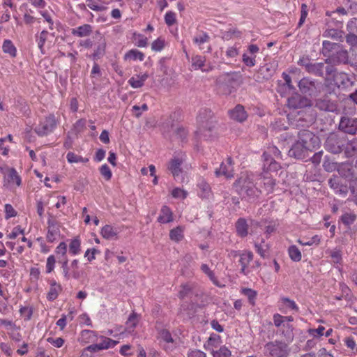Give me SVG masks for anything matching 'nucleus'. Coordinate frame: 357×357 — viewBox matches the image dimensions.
I'll return each instance as SVG.
<instances>
[{"instance_id":"f257e3e1","label":"nucleus","mask_w":357,"mask_h":357,"mask_svg":"<svg viewBox=\"0 0 357 357\" xmlns=\"http://www.w3.org/2000/svg\"><path fill=\"white\" fill-rule=\"evenodd\" d=\"M197 119L199 125L197 133L199 137L205 140L213 138L214 137L217 120L211 110L206 108L201 109Z\"/></svg>"},{"instance_id":"f03ea898","label":"nucleus","mask_w":357,"mask_h":357,"mask_svg":"<svg viewBox=\"0 0 357 357\" xmlns=\"http://www.w3.org/2000/svg\"><path fill=\"white\" fill-rule=\"evenodd\" d=\"M234 187L242 198H248V199H255L261 192L248 176L240 177L234 182Z\"/></svg>"},{"instance_id":"7ed1b4c3","label":"nucleus","mask_w":357,"mask_h":357,"mask_svg":"<svg viewBox=\"0 0 357 357\" xmlns=\"http://www.w3.org/2000/svg\"><path fill=\"white\" fill-rule=\"evenodd\" d=\"M345 145V137L335 132L330 133L324 142L326 150L333 154L341 153Z\"/></svg>"},{"instance_id":"20e7f679","label":"nucleus","mask_w":357,"mask_h":357,"mask_svg":"<svg viewBox=\"0 0 357 357\" xmlns=\"http://www.w3.org/2000/svg\"><path fill=\"white\" fill-rule=\"evenodd\" d=\"M264 350L265 354L269 357H287L289 354L288 345L277 340L266 343Z\"/></svg>"},{"instance_id":"39448f33","label":"nucleus","mask_w":357,"mask_h":357,"mask_svg":"<svg viewBox=\"0 0 357 357\" xmlns=\"http://www.w3.org/2000/svg\"><path fill=\"white\" fill-rule=\"evenodd\" d=\"M185 160L183 155H174L169 162L167 168L174 179L180 182L184 181L183 165Z\"/></svg>"},{"instance_id":"423d86ee","label":"nucleus","mask_w":357,"mask_h":357,"mask_svg":"<svg viewBox=\"0 0 357 357\" xmlns=\"http://www.w3.org/2000/svg\"><path fill=\"white\" fill-rule=\"evenodd\" d=\"M298 139L307 149L312 151L319 146L320 140L318 136L307 130H301L298 132Z\"/></svg>"},{"instance_id":"0eeeda50","label":"nucleus","mask_w":357,"mask_h":357,"mask_svg":"<svg viewBox=\"0 0 357 357\" xmlns=\"http://www.w3.org/2000/svg\"><path fill=\"white\" fill-rule=\"evenodd\" d=\"M301 92L310 96H315L322 87L321 82H316L307 77H303L298 82Z\"/></svg>"},{"instance_id":"6e6552de","label":"nucleus","mask_w":357,"mask_h":357,"mask_svg":"<svg viewBox=\"0 0 357 357\" xmlns=\"http://www.w3.org/2000/svg\"><path fill=\"white\" fill-rule=\"evenodd\" d=\"M57 122L54 114H50L40 121L35 128L34 131L39 136H45L52 132L56 128Z\"/></svg>"},{"instance_id":"1a4fd4ad","label":"nucleus","mask_w":357,"mask_h":357,"mask_svg":"<svg viewBox=\"0 0 357 357\" xmlns=\"http://www.w3.org/2000/svg\"><path fill=\"white\" fill-rule=\"evenodd\" d=\"M349 61V54L346 50L341 47L334 52L329 58L325 60L327 64L338 65L347 63Z\"/></svg>"},{"instance_id":"9d476101","label":"nucleus","mask_w":357,"mask_h":357,"mask_svg":"<svg viewBox=\"0 0 357 357\" xmlns=\"http://www.w3.org/2000/svg\"><path fill=\"white\" fill-rule=\"evenodd\" d=\"M215 174L217 177L224 176L227 178H232L234 176V162L232 158L229 157L225 162H222L220 167L215 169Z\"/></svg>"},{"instance_id":"9b49d317","label":"nucleus","mask_w":357,"mask_h":357,"mask_svg":"<svg viewBox=\"0 0 357 357\" xmlns=\"http://www.w3.org/2000/svg\"><path fill=\"white\" fill-rule=\"evenodd\" d=\"M339 129L344 133L351 135L357 133V118L342 117L339 123Z\"/></svg>"},{"instance_id":"f8f14e48","label":"nucleus","mask_w":357,"mask_h":357,"mask_svg":"<svg viewBox=\"0 0 357 357\" xmlns=\"http://www.w3.org/2000/svg\"><path fill=\"white\" fill-rule=\"evenodd\" d=\"M259 52V47L255 44H251L248 47L247 52L242 55V61L248 67H253L256 65V54Z\"/></svg>"},{"instance_id":"ddd939ff","label":"nucleus","mask_w":357,"mask_h":357,"mask_svg":"<svg viewBox=\"0 0 357 357\" xmlns=\"http://www.w3.org/2000/svg\"><path fill=\"white\" fill-rule=\"evenodd\" d=\"M309 149L301 141H296L289 151V155L296 159L303 160L308 156Z\"/></svg>"},{"instance_id":"4468645a","label":"nucleus","mask_w":357,"mask_h":357,"mask_svg":"<svg viewBox=\"0 0 357 357\" xmlns=\"http://www.w3.org/2000/svg\"><path fill=\"white\" fill-rule=\"evenodd\" d=\"M47 240L50 243H53L60 236V224L58 221L49 218L47 220Z\"/></svg>"},{"instance_id":"2eb2a0df","label":"nucleus","mask_w":357,"mask_h":357,"mask_svg":"<svg viewBox=\"0 0 357 357\" xmlns=\"http://www.w3.org/2000/svg\"><path fill=\"white\" fill-rule=\"evenodd\" d=\"M288 106L290 108L297 109L311 106V100L299 94H294L288 98Z\"/></svg>"},{"instance_id":"dca6fc26","label":"nucleus","mask_w":357,"mask_h":357,"mask_svg":"<svg viewBox=\"0 0 357 357\" xmlns=\"http://www.w3.org/2000/svg\"><path fill=\"white\" fill-rule=\"evenodd\" d=\"M278 68V62L273 59L261 66L259 69V73L262 75L263 79H268L273 76Z\"/></svg>"},{"instance_id":"f3484780","label":"nucleus","mask_w":357,"mask_h":357,"mask_svg":"<svg viewBox=\"0 0 357 357\" xmlns=\"http://www.w3.org/2000/svg\"><path fill=\"white\" fill-rule=\"evenodd\" d=\"M5 185L13 186L15 184L20 186L22 179L15 168H8L4 176Z\"/></svg>"},{"instance_id":"a211bd4d","label":"nucleus","mask_w":357,"mask_h":357,"mask_svg":"<svg viewBox=\"0 0 357 357\" xmlns=\"http://www.w3.org/2000/svg\"><path fill=\"white\" fill-rule=\"evenodd\" d=\"M329 186L334 190L335 192L346 195L347 193V186L343 185L342 179L337 175H333L328 181Z\"/></svg>"},{"instance_id":"6ab92c4d","label":"nucleus","mask_w":357,"mask_h":357,"mask_svg":"<svg viewBox=\"0 0 357 357\" xmlns=\"http://www.w3.org/2000/svg\"><path fill=\"white\" fill-rule=\"evenodd\" d=\"M239 257L238 261L241 266V273L247 275L248 274L247 268L250 262L252 261L254 255L250 250H244L239 255Z\"/></svg>"},{"instance_id":"aec40b11","label":"nucleus","mask_w":357,"mask_h":357,"mask_svg":"<svg viewBox=\"0 0 357 357\" xmlns=\"http://www.w3.org/2000/svg\"><path fill=\"white\" fill-rule=\"evenodd\" d=\"M206 57L200 55H196L192 58V68L194 70H202L203 72H208L212 70L209 64H206Z\"/></svg>"},{"instance_id":"412c9836","label":"nucleus","mask_w":357,"mask_h":357,"mask_svg":"<svg viewBox=\"0 0 357 357\" xmlns=\"http://www.w3.org/2000/svg\"><path fill=\"white\" fill-rule=\"evenodd\" d=\"M229 114L231 119L238 122H243L248 117L247 112L241 105H237L233 109L229 111Z\"/></svg>"},{"instance_id":"4be33fe9","label":"nucleus","mask_w":357,"mask_h":357,"mask_svg":"<svg viewBox=\"0 0 357 357\" xmlns=\"http://www.w3.org/2000/svg\"><path fill=\"white\" fill-rule=\"evenodd\" d=\"M326 62H315L306 64V71L316 76L324 77Z\"/></svg>"},{"instance_id":"5701e85b","label":"nucleus","mask_w":357,"mask_h":357,"mask_svg":"<svg viewBox=\"0 0 357 357\" xmlns=\"http://www.w3.org/2000/svg\"><path fill=\"white\" fill-rule=\"evenodd\" d=\"M98 340L96 331L91 330H83L80 333L79 342L82 344L94 343Z\"/></svg>"},{"instance_id":"b1692460","label":"nucleus","mask_w":357,"mask_h":357,"mask_svg":"<svg viewBox=\"0 0 357 357\" xmlns=\"http://www.w3.org/2000/svg\"><path fill=\"white\" fill-rule=\"evenodd\" d=\"M315 106L320 110L326 112H333L336 108L335 104L329 100L327 96L317 99Z\"/></svg>"},{"instance_id":"393cba45","label":"nucleus","mask_w":357,"mask_h":357,"mask_svg":"<svg viewBox=\"0 0 357 357\" xmlns=\"http://www.w3.org/2000/svg\"><path fill=\"white\" fill-rule=\"evenodd\" d=\"M236 231L238 236L244 238L249 234V225L247 220L243 218H240L237 220L236 225Z\"/></svg>"},{"instance_id":"a878e982","label":"nucleus","mask_w":357,"mask_h":357,"mask_svg":"<svg viewBox=\"0 0 357 357\" xmlns=\"http://www.w3.org/2000/svg\"><path fill=\"white\" fill-rule=\"evenodd\" d=\"M259 180L261 181L259 183V185H263V188L264 189V191L267 193H271L273 192L275 185V181L266 175H261Z\"/></svg>"},{"instance_id":"bb28decb","label":"nucleus","mask_w":357,"mask_h":357,"mask_svg":"<svg viewBox=\"0 0 357 357\" xmlns=\"http://www.w3.org/2000/svg\"><path fill=\"white\" fill-rule=\"evenodd\" d=\"M149 75L143 73L132 76L128 80L129 84L134 89L140 88L144 86L145 81L148 79Z\"/></svg>"},{"instance_id":"cd10ccee","label":"nucleus","mask_w":357,"mask_h":357,"mask_svg":"<svg viewBox=\"0 0 357 357\" xmlns=\"http://www.w3.org/2000/svg\"><path fill=\"white\" fill-rule=\"evenodd\" d=\"M255 248L257 252L263 258H266L268 256L270 246L268 243H265L264 238H261L260 241H255Z\"/></svg>"},{"instance_id":"c85d7f7f","label":"nucleus","mask_w":357,"mask_h":357,"mask_svg":"<svg viewBox=\"0 0 357 357\" xmlns=\"http://www.w3.org/2000/svg\"><path fill=\"white\" fill-rule=\"evenodd\" d=\"M92 32V27L90 24H85L75 29H72V34L77 37H86L89 36Z\"/></svg>"},{"instance_id":"c756f323","label":"nucleus","mask_w":357,"mask_h":357,"mask_svg":"<svg viewBox=\"0 0 357 357\" xmlns=\"http://www.w3.org/2000/svg\"><path fill=\"white\" fill-rule=\"evenodd\" d=\"M263 158H274L275 160L282 159L281 151L273 145L268 146L264 151Z\"/></svg>"},{"instance_id":"7c9ffc66","label":"nucleus","mask_w":357,"mask_h":357,"mask_svg":"<svg viewBox=\"0 0 357 357\" xmlns=\"http://www.w3.org/2000/svg\"><path fill=\"white\" fill-rule=\"evenodd\" d=\"M333 79L335 84L339 87L340 86H347L349 84L352 83L349 75L343 72L337 73L334 75Z\"/></svg>"},{"instance_id":"2f4dec72","label":"nucleus","mask_w":357,"mask_h":357,"mask_svg":"<svg viewBox=\"0 0 357 357\" xmlns=\"http://www.w3.org/2000/svg\"><path fill=\"white\" fill-rule=\"evenodd\" d=\"M328 27L330 26L328 25ZM344 32L337 29L333 28H328L323 33V36L326 38H331L337 41H342Z\"/></svg>"},{"instance_id":"473e14b6","label":"nucleus","mask_w":357,"mask_h":357,"mask_svg":"<svg viewBox=\"0 0 357 357\" xmlns=\"http://www.w3.org/2000/svg\"><path fill=\"white\" fill-rule=\"evenodd\" d=\"M173 220L172 212L167 206H163L161 208L160 213L158 218V221L160 223H168Z\"/></svg>"},{"instance_id":"72a5a7b5","label":"nucleus","mask_w":357,"mask_h":357,"mask_svg":"<svg viewBox=\"0 0 357 357\" xmlns=\"http://www.w3.org/2000/svg\"><path fill=\"white\" fill-rule=\"evenodd\" d=\"M280 165L274 158H264V169L266 172H276L280 169Z\"/></svg>"},{"instance_id":"f704fd0d","label":"nucleus","mask_w":357,"mask_h":357,"mask_svg":"<svg viewBox=\"0 0 357 357\" xmlns=\"http://www.w3.org/2000/svg\"><path fill=\"white\" fill-rule=\"evenodd\" d=\"M323 48H322V52L324 56H331V53L333 51H336L337 49L340 48V45L336 43H331L328 40H324L322 43Z\"/></svg>"},{"instance_id":"c9c22d12","label":"nucleus","mask_w":357,"mask_h":357,"mask_svg":"<svg viewBox=\"0 0 357 357\" xmlns=\"http://www.w3.org/2000/svg\"><path fill=\"white\" fill-rule=\"evenodd\" d=\"M100 342L96 343L98 347H101V350L107 349L111 347H114L118 342L105 336H100Z\"/></svg>"},{"instance_id":"e433bc0d","label":"nucleus","mask_w":357,"mask_h":357,"mask_svg":"<svg viewBox=\"0 0 357 357\" xmlns=\"http://www.w3.org/2000/svg\"><path fill=\"white\" fill-rule=\"evenodd\" d=\"M2 49L4 53L10 54L12 57L16 56L17 50L10 40L3 41Z\"/></svg>"},{"instance_id":"4c0bfd02","label":"nucleus","mask_w":357,"mask_h":357,"mask_svg":"<svg viewBox=\"0 0 357 357\" xmlns=\"http://www.w3.org/2000/svg\"><path fill=\"white\" fill-rule=\"evenodd\" d=\"M160 337L161 340H162L166 343L172 344L171 346H167L165 347L166 350H172L175 347V346L173 345L174 340L172 337V335L167 330H165V329L162 330L160 333Z\"/></svg>"},{"instance_id":"58836bf2","label":"nucleus","mask_w":357,"mask_h":357,"mask_svg":"<svg viewBox=\"0 0 357 357\" xmlns=\"http://www.w3.org/2000/svg\"><path fill=\"white\" fill-rule=\"evenodd\" d=\"M125 59H131V60H139L142 61L144 59V54L136 50L133 49L130 51H128L124 56Z\"/></svg>"},{"instance_id":"ea45409f","label":"nucleus","mask_w":357,"mask_h":357,"mask_svg":"<svg viewBox=\"0 0 357 357\" xmlns=\"http://www.w3.org/2000/svg\"><path fill=\"white\" fill-rule=\"evenodd\" d=\"M331 258V262L335 264H342V252L339 250H330L326 251Z\"/></svg>"},{"instance_id":"a19ab883","label":"nucleus","mask_w":357,"mask_h":357,"mask_svg":"<svg viewBox=\"0 0 357 357\" xmlns=\"http://www.w3.org/2000/svg\"><path fill=\"white\" fill-rule=\"evenodd\" d=\"M105 52V40L102 37L100 38V43L97 46L96 50L92 54L93 59H98L102 56Z\"/></svg>"},{"instance_id":"79ce46f5","label":"nucleus","mask_w":357,"mask_h":357,"mask_svg":"<svg viewBox=\"0 0 357 357\" xmlns=\"http://www.w3.org/2000/svg\"><path fill=\"white\" fill-rule=\"evenodd\" d=\"M288 253L292 261L298 262L301 260V252L296 245H291L288 249Z\"/></svg>"},{"instance_id":"37998d69","label":"nucleus","mask_w":357,"mask_h":357,"mask_svg":"<svg viewBox=\"0 0 357 357\" xmlns=\"http://www.w3.org/2000/svg\"><path fill=\"white\" fill-rule=\"evenodd\" d=\"M116 231L111 225H107L101 229V235L106 239H110L116 235Z\"/></svg>"},{"instance_id":"c03bdc74","label":"nucleus","mask_w":357,"mask_h":357,"mask_svg":"<svg viewBox=\"0 0 357 357\" xmlns=\"http://www.w3.org/2000/svg\"><path fill=\"white\" fill-rule=\"evenodd\" d=\"M211 354L213 355V357H230L231 356L230 350L225 346H222L219 348V349H217V350L212 349Z\"/></svg>"},{"instance_id":"a18cd8bd","label":"nucleus","mask_w":357,"mask_h":357,"mask_svg":"<svg viewBox=\"0 0 357 357\" xmlns=\"http://www.w3.org/2000/svg\"><path fill=\"white\" fill-rule=\"evenodd\" d=\"M170 239L176 242L182 240L183 238V229L181 227H177L172 229L169 232Z\"/></svg>"},{"instance_id":"49530a36","label":"nucleus","mask_w":357,"mask_h":357,"mask_svg":"<svg viewBox=\"0 0 357 357\" xmlns=\"http://www.w3.org/2000/svg\"><path fill=\"white\" fill-rule=\"evenodd\" d=\"M59 263L61 264V268L63 270V274L66 280H69L72 278L70 271V266H68V260L66 257L62 259V261L59 260Z\"/></svg>"},{"instance_id":"de8ad7c7","label":"nucleus","mask_w":357,"mask_h":357,"mask_svg":"<svg viewBox=\"0 0 357 357\" xmlns=\"http://www.w3.org/2000/svg\"><path fill=\"white\" fill-rule=\"evenodd\" d=\"M139 321L138 315L135 312H132L131 314H130L127 321H126V326L127 328L131 331L135 329L136 326L137 325Z\"/></svg>"},{"instance_id":"09e8293b","label":"nucleus","mask_w":357,"mask_h":357,"mask_svg":"<svg viewBox=\"0 0 357 357\" xmlns=\"http://www.w3.org/2000/svg\"><path fill=\"white\" fill-rule=\"evenodd\" d=\"M78 264L79 261L77 259H74L70 264V271L72 274V278L78 280L82 275V273L78 270Z\"/></svg>"},{"instance_id":"8fccbe9b","label":"nucleus","mask_w":357,"mask_h":357,"mask_svg":"<svg viewBox=\"0 0 357 357\" xmlns=\"http://www.w3.org/2000/svg\"><path fill=\"white\" fill-rule=\"evenodd\" d=\"M81 243L78 238L73 239L69 245V252L73 255H76L80 252Z\"/></svg>"},{"instance_id":"3c124183","label":"nucleus","mask_w":357,"mask_h":357,"mask_svg":"<svg viewBox=\"0 0 357 357\" xmlns=\"http://www.w3.org/2000/svg\"><path fill=\"white\" fill-rule=\"evenodd\" d=\"M66 158L68 162L73 163V162H85L88 161L87 158H83L80 155H77L75 153L73 152H69L66 155Z\"/></svg>"},{"instance_id":"603ef678","label":"nucleus","mask_w":357,"mask_h":357,"mask_svg":"<svg viewBox=\"0 0 357 357\" xmlns=\"http://www.w3.org/2000/svg\"><path fill=\"white\" fill-rule=\"evenodd\" d=\"M47 34H48V32L46 30H43L40 32V33L38 36H36V41L38 43V46L42 53H44L43 47H44L45 41L47 40Z\"/></svg>"},{"instance_id":"864d4df0","label":"nucleus","mask_w":357,"mask_h":357,"mask_svg":"<svg viewBox=\"0 0 357 357\" xmlns=\"http://www.w3.org/2000/svg\"><path fill=\"white\" fill-rule=\"evenodd\" d=\"M242 294L248 297L249 303L252 305L255 304V301L257 297V292L252 289L244 288L242 289Z\"/></svg>"},{"instance_id":"5fc2aeb1","label":"nucleus","mask_w":357,"mask_h":357,"mask_svg":"<svg viewBox=\"0 0 357 357\" xmlns=\"http://www.w3.org/2000/svg\"><path fill=\"white\" fill-rule=\"evenodd\" d=\"M356 215L352 213H344L341 216L342 223L347 226H349L354 222Z\"/></svg>"},{"instance_id":"6e6d98bb","label":"nucleus","mask_w":357,"mask_h":357,"mask_svg":"<svg viewBox=\"0 0 357 357\" xmlns=\"http://www.w3.org/2000/svg\"><path fill=\"white\" fill-rule=\"evenodd\" d=\"M344 146V152L347 157L354 155L357 151V147L354 142H347Z\"/></svg>"},{"instance_id":"4d7b16f0","label":"nucleus","mask_w":357,"mask_h":357,"mask_svg":"<svg viewBox=\"0 0 357 357\" xmlns=\"http://www.w3.org/2000/svg\"><path fill=\"white\" fill-rule=\"evenodd\" d=\"M210 36L208 33L203 32L202 34L195 36L193 38V42L200 46L201 45L209 41Z\"/></svg>"},{"instance_id":"13d9d810","label":"nucleus","mask_w":357,"mask_h":357,"mask_svg":"<svg viewBox=\"0 0 357 357\" xmlns=\"http://www.w3.org/2000/svg\"><path fill=\"white\" fill-rule=\"evenodd\" d=\"M100 173L106 181H109L112 176V171L107 164H104L100 167Z\"/></svg>"},{"instance_id":"bf43d9fd","label":"nucleus","mask_w":357,"mask_h":357,"mask_svg":"<svg viewBox=\"0 0 357 357\" xmlns=\"http://www.w3.org/2000/svg\"><path fill=\"white\" fill-rule=\"evenodd\" d=\"M298 243H299L302 245H308V246L312 245L314 244L318 245L320 243V238L319 236L315 235L307 241L298 239Z\"/></svg>"},{"instance_id":"052dcab7","label":"nucleus","mask_w":357,"mask_h":357,"mask_svg":"<svg viewBox=\"0 0 357 357\" xmlns=\"http://www.w3.org/2000/svg\"><path fill=\"white\" fill-rule=\"evenodd\" d=\"M220 342V336L217 334H211L208 340V347L216 348Z\"/></svg>"},{"instance_id":"680f3d73","label":"nucleus","mask_w":357,"mask_h":357,"mask_svg":"<svg viewBox=\"0 0 357 357\" xmlns=\"http://www.w3.org/2000/svg\"><path fill=\"white\" fill-rule=\"evenodd\" d=\"M325 328L319 326L317 328H310L307 332L313 337H320L324 335Z\"/></svg>"},{"instance_id":"e2e57ef3","label":"nucleus","mask_w":357,"mask_h":357,"mask_svg":"<svg viewBox=\"0 0 357 357\" xmlns=\"http://www.w3.org/2000/svg\"><path fill=\"white\" fill-rule=\"evenodd\" d=\"M60 290V285H58V287H51L47 296V299L51 301L55 300L57 298Z\"/></svg>"},{"instance_id":"0e129e2a","label":"nucleus","mask_w":357,"mask_h":357,"mask_svg":"<svg viewBox=\"0 0 357 357\" xmlns=\"http://www.w3.org/2000/svg\"><path fill=\"white\" fill-rule=\"evenodd\" d=\"M233 36L240 37L241 32L236 29H230L229 31H225L222 33V38L229 40Z\"/></svg>"},{"instance_id":"69168bd1","label":"nucleus","mask_w":357,"mask_h":357,"mask_svg":"<svg viewBox=\"0 0 357 357\" xmlns=\"http://www.w3.org/2000/svg\"><path fill=\"white\" fill-rule=\"evenodd\" d=\"M165 47V40L161 38L155 40L151 44V49L155 52L161 51Z\"/></svg>"},{"instance_id":"338daca9","label":"nucleus","mask_w":357,"mask_h":357,"mask_svg":"<svg viewBox=\"0 0 357 357\" xmlns=\"http://www.w3.org/2000/svg\"><path fill=\"white\" fill-rule=\"evenodd\" d=\"M176 14L172 11H168L165 15V22L167 26H172L176 22Z\"/></svg>"},{"instance_id":"774afa93","label":"nucleus","mask_w":357,"mask_h":357,"mask_svg":"<svg viewBox=\"0 0 357 357\" xmlns=\"http://www.w3.org/2000/svg\"><path fill=\"white\" fill-rule=\"evenodd\" d=\"M347 30L352 34H357V19L354 18L349 20L347 25Z\"/></svg>"}]
</instances>
